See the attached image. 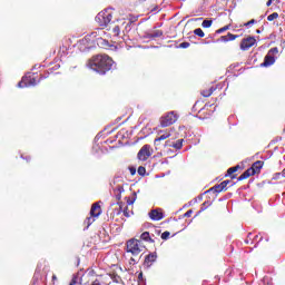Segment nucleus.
<instances>
[{
	"label": "nucleus",
	"instance_id": "de8ad7c7",
	"mask_svg": "<svg viewBox=\"0 0 285 285\" xmlns=\"http://www.w3.org/2000/svg\"><path fill=\"white\" fill-rule=\"evenodd\" d=\"M257 35H259V30H256Z\"/></svg>",
	"mask_w": 285,
	"mask_h": 285
},
{
	"label": "nucleus",
	"instance_id": "20e7f679",
	"mask_svg": "<svg viewBox=\"0 0 285 285\" xmlns=\"http://www.w3.org/2000/svg\"><path fill=\"white\" fill-rule=\"evenodd\" d=\"M146 246L140 239L131 238L127 242V253H131V255H139Z\"/></svg>",
	"mask_w": 285,
	"mask_h": 285
},
{
	"label": "nucleus",
	"instance_id": "393cba45",
	"mask_svg": "<svg viewBox=\"0 0 285 285\" xmlns=\"http://www.w3.org/2000/svg\"><path fill=\"white\" fill-rule=\"evenodd\" d=\"M226 30H230V24H227V26L216 30V35H222L223 32H226Z\"/></svg>",
	"mask_w": 285,
	"mask_h": 285
},
{
	"label": "nucleus",
	"instance_id": "6ab92c4d",
	"mask_svg": "<svg viewBox=\"0 0 285 285\" xmlns=\"http://www.w3.org/2000/svg\"><path fill=\"white\" fill-rule=\"evenodd\" d=\"M238 37L239 36L229 32L226 36H222L220 41H223L224 43H228V41H235V39H237Z\"/></svg>",
	"mask_w": 285,
	"mask_h": 285
},
{
	"label": "nucleus",
	"instance_id": "2eb2a0df",
	"mask_svg": "<svg viewBox=\"0 0 285 285\" xmlns=\"http://www.w3.org/2000/svg\"><path fill=\"white\" fill-rule=\"evenodd\" d=\"M159 137L155 138L154 140V145L156 146V150L157 147L159 146L160 141H166V139H168L170 137V131L165 130V131H159Z\"/></svg>",
	"mask_w": 285,
	"mask_h": 285
},
{
	"label": "nucleus",
	"instance_id": "58836bf2",
	"mask_svg": "<svg viewBox=\"0 0 285 285\" xmlns=\"http://www.w3.org/2000/svg\"><path fill=\"white\" fill-rule=\"evenodd\" d=\"M100 43H101V46H108V41L104 40V39H100Z\"/></svg>",
	"mask_w": 285,
	"mask_h": 285
},
{
	"label": "nucleus",
	"instance_id": "5701e85b",
	"mask_svg": "<svg viewBox=\"0 0 285 285\" xmlns=\"http://www.w3.org/2000/svg\"><path fill=\"white\" fill-rule=\"evenodd\" d=\"M194 35H196V37H200V38L206 37V33H204V30H202V28L195 29Z\"/></svg>",
	"mask_w": 285,
	"mask_h": 285
},
{
	"label": "nucleus",
	"instance_id": "79ce46f5",
	"mask_svg": "<svg viewBox=\"0 0 285 285\" xmlns=\"http://www.w3.org/2000/svg\"><path fill=\"white\" fill-rule=\"evenodd\" d=\"M271 3H273V0H268L267 3H266V6L269 7Z\"/></svg>",
	"mask_w": 285,
	"mask_h": 285
},
{
	"label": "nucleus",
	"instance_id": "dca6fc26",
	"mask_svg": "<svg viewBox=\"0 0 285 285\" xmlns=\"http://www.w3.org/2000/svg\"><path fill=\"white\" fill-rule=\"evenodd\" d=\"M165 146L169 148H175L176 150H181V148L184 147V139H178L176 142L166 140Z\"/></svg>",
	"mask_w": 285,
	"mask_h": 285
},
{
	"label": "nucleus",
	"instance_id": "49530a36",
	"mask_svg": "<svg viewBox=\"0 0 285 285\" xmlns=\"http://www.w3.org/2000/svg\"><path fill=\"white\" fill-rule=\"evenodd\" d=\"M250 235H253L252 233L248 234V237L250 238Z\"/></svg>",
	"mask_w": 285,
	"mask_h": 285
},
{
	"label": "nucleus",
	"instance_id": "ea45409f",
	"mask_svg": "<svg viewBox=\"0 0 285 285\" xmlns=\"http://www.w3.org/2000/svg\"><path fill=\"white\" fill-rule=\"evenodd\" d=\"M57 282V275H52V284H55Z\"/></svg>",
	"mask_w": 285,
	"mask_h": 285
},
{
	"label": "nucleus",
	"instance_id": "412c9836",
	"mask_svg": "<svg viewBox=\"0 0 285 285\" xmlns=\"http://www.w3.org/2000/svg\"><path fill=\"white\" fill-rule=\"evenodd\" d=\"M215 92V87H212L209 89H204L200 91V95L203 97H210V95H213Z\"/></svg>",
	"mask_w": 285,
	"mask_h": 285
},
{
	"label": "nucleus",
	"instance_id": "f704fd0d",
	"mask_svg": "<svg viewBox=\"0 0 285 285\" xmlns=\"http://www.w3.org/2000/svg\"><path fill=\"white\" fill-rule=\"evenodd\" d=\"M127 204L128 206H132V204H135V198H128Z\"/></svg>",
	"mask_w": 285,
	"mask_h": 285
},
{
	"label": "nucleus",
	"instance_id": "4468645a",
	"mask_svg": "<svg viewBox=\"0 0 285 285\" xmlns=\"http://www.w3.org/2000/svg\"><path fill=\"white\" fill-rule=\"evenodd\" d=\"M144 7L148 12H157L158 6H157V0H145Z\"/></svg>",
	"mask_w": 285,
	"mask_h": 285
},
{
	"label": "nucleus",
	"instance_id": "09e8293b",
	"mask_svg": "<svg viewBox=\"0 0 285 285\" xmlns=\"http://www.w3.org/2000/svg\"><path fill=\"white\" fill-rule=\"evenodd\" d=\"M199 21H202V18H198Z\"/></svg>",
	"mask_w": 285,
	"mask_h": 285
},
{
	"label": "nucleus",
	"instance_id": "c9c22d12",
	"mask_svg": "<svg viewBox=\"0 0 285 285\" xmlns=\"http://www.w3.org/2000/svg\"><path fill=\"white\" fill-rule=\"evenodd\" d=\"M138 282H144V272L138 274Z\"/></svg>",
	"mask_w": 285,
	"mask_h": 285
},
{
	"label": "nucleus",
	"instance_id": "8fccbe9b",
	"mask_svg": "<svg viewBox=\"0 0 285 285\" xmlns=\"http://www.w3.org/2000/svg\"><path fill=\"white\" fill-rule=\"evenodd\" d=\"M245 242H246V244H248L249 240H245Z\"/></svg>",
	"mask_w": 285,
	"mask_h": 285
},
{
	"label": "nucleus",
	"instance_id": "c85d7f7f",
	"mask_svg": "<svg viewBox=\"0 0 285 285\" xmlns=\"http://www.w3.org/2000/svg\"><path fill=\"white\" fill-rule=\"evenodd\" d=\"M78 282H79V276H73L69 285H77Z\"/></svg>",
	"mask_w": 285,
	"mask_h": 285
},
{
	"label": "nucleus",
	"instance_id": "b1692460",
	"mask_svg": "<svg viewBox=\"0 0 285 285\" xmlns=\"http://www.w3.org/2000/svg\"><path fill=\"white\" fill-rule=\"evenodd\" d=\"M275 19H279V13L273 12L267 17V21H275Z\"/></svg>",
	"mask_w": 285,
	"mask_h": 285
},
{
	"label": "nucleus",
	"instance_id": "bb28decb",
	"mask_svg": "<svg viewBox=\"0 0 285 285\" xmlns=\"http://www.w3.org/2000/svg\"><path fill=\"white\" fill-rule=\"evenodd\" d=\"M202 26L203 28H210V26H213V20H204Z\"/></svg>",
	"mask_w": 285,
	"mask_h": 285
},
{
	"label": "nucleus",
	"instance_id": "e433bc0d",
	"mask_svg": "<svg viewBox=\"0 0 285 285\" xmlns=\"http://www.w3.org/2000/svg\"><path fill=\"white\" fill-rule=\"evenodd\" d=\"M193 215V209H189L185 213L184 217H190Z\"/></svg>",
	"mask_w": 285,
	"mask_h": 285
},
{
	"label": "nucleus",
	"instance_id": "f03ea898",
	"mask_svg": "<svg viewBox=\"0 0 285 285\" xmlns=\"http://www.w3.org/2000/svg\"><path fill=\"white\" fill-rule=\"evenodd\" d=\"M262 168H264V161L257 160L252 167L246 169L238 178L237 181H244V179H248V177H253L255 175H259L262 173Z\"/></svg>",
	"mask_w": 285,
	"mask_h": 285
},
{
	"label": "nucleus",
	"instance_id": "f3484780",
	"mask_svg": "<svg viewBox=\"0 0 285 285\" xmlns=\"http://www.w3.org/2000/svg\"><path fill=\"white\" fill-rule=\"evenodd\" d=\"M242 166L236 165L234 167H230L227 169V174L225 175V177H230V179H237V175H235V173H237V170H240Z\"/></svg>",
	"mask_w": 285,
	"mask_h": 285
},
{
	"label": "nucleus",
	"instance_id": "423d86ee",
	"mask_svg": "<svg viewBox=\"0 0 285 285\" xmlns=\"http://www.w3.org/2000/svg\"><path fill=\"white\" fill-rule=\"evenodd\" d=\"M96 21L101 28H106L112 21V11L105 10L96 16Z\"/></svg>",
	"mask_w": 285,
	"mask_h": 285
},
{
	"label": "nucleus",
	"instance_id": "4be33fe9",
	"mask_svg": "<svg viewBox=\"0 0 285 285\" xmlns=\"http://www.w3.org/2000/svg\"><path fill=\"white\" fill-rule=\"evenodd\" d=\"M163 36H164V31L156 30V31H154L153 33L149 35V39H157V38L163 37Z\"/></svg>",
	"mask_w": 285,
	"mask_h": 285
},
{
	"label": "nucleus",
	"instance_id": "f257e3e1",
	"mask_svg": "<svg viewBox=\"0 0 285 285\" xmlns=\"http://www.w3.org/2000/svg\"><path fill=\"white\" fill-rule=\"evenodd\" d=\"M115 60L110 58V56L104 55H95L88 60V68L94 70V72H98V75H106V72H110L112 70V66Z\"/></svg>",
	"mask_w": 285,
	"mask_h": 285
},
{
	"label": "nucleus",
	"instance_id": "a19ab883",
	"mask_svg": "<svg viewBox=\"0 0 285 285\" xmlns=\"http://www.w3.org/2000/svg\"><path fill=\"white\" fill-rule=\"evenodd\" d=\"M23 159H26V161H30L32 158L30 156H26Z\"/></svg>",
	"mask_w": 285,
	"mask_h": 285
},
{
	"label": "nucleus",
	"instance_id": "2f4dec72",
	"mask_svg": "<svg viewBox=\"0 0 285 285\" xmlns=\"http://www.w3.org/2000/svg\"><path fill=\"white\" fill-rule=\"evenodd\" d=\"M170 237V232H164L161 234V239H168Z\"/></svg>",
	"mask_w": 285,
	"mask_h": 285
},
{
	"label": "nucleus",
	"instance_id": "a18cd8bd",
	"mask_svg": "<svg viewBox=\"0 0 285 285\" xmlns=\"http://www.w3.org/2000/svg\"><path fill=\"white\" fill-rule=\"evenodd\" d=\"M42 79H43V77H40V79L38 80V82L41 81Z\"/></svg>",
	"mask_w": 285,
	"mask_h": 285
},
{
	"label": "nucleus",
	"instance_id": "72a5a7b5",
	"mask_svg": "<svg viewBox=\"0 0 285 285\" xmlns=\"http://www.w3.org/2000/svg\"><path fill=\"white\" fill-rule=\"evenodd\" d=\"M129 173H130V175H132V176L137 175V168H135V167H129Z\"/></svg>",
	"mask_w": 285,
	"mask_h": 285
},
{
	"label": "nucleus",
	"instance_id": "7ed1b4c3",
	"mask_svg": "<svg viewBox=\"0 0 285 285\" xmlns=\"http://www.w3.org/2000/svg\"><path fill=\"white\" fill-rule=\"evenodd\" d=\"M89 215L90 216L87 217L83 222V224L86 225V229L90 228V226L95 224L97 217L101 215V205H99V203L92 204Z\"/></svg>",
	"mask_w": 285,
	"mask_h": 285
},
{
	"label": "nucleus",
	"instance_id": "4c0bfd02",
	"mask_svg": "<svg viewBox=\"0 0 285 285\" xmlns=\"http://www.w3.org/2000/svg\"><path fill=\"white\" fill-rule=\"evenodd\" d=\"M124 216H125V217H130V213H128V207H126V208L124 209Z\"/></svg>",
	"mask_w": 285,
	"mask_h": 285
},
{
	"label": "nucleus",
	"instance_id": "a878e982",
	"mask_svg": "<svg viewBox=\"0 0 285 285\" xmlns=\"http://www.w3.org/2000/svg\"><path fill=\"white\" fill-rule=\"evenodd\" d=\"M282 177H284L282 171L281 173H275L272 177V181H278V179H282Z\"/></svg>",
	"mask_w": 285,
	"mask_h": 285
},
{
	"label": "nucleus",
	"instance_id": "ddd939ff",
	"mask_svg": "<svg viewBox=\"0 0 285 285\" xmlns=\"http://www.w3.org/2000/svg\"><path fill=\"white\" fill-rule=\"evenodd\" d=\"M149 217L153 222H161L164 219V213L161 209H153L149 212Z\"/></svg>",
	"mask_w": 285,
	"mask_h": 285
},
{
	"label": "nucleus",
	"instance_id": "9b49d317",
	"mask_svg": "<svg viewBox=\"0 0 285 285\" xmlns=\"http://www.w3.org/2000/svg\"><path fill=\"white\" fill-rule=\"evenodd\" d=\"M228 184H230V180H224L218 185H215L214 187L208 189V193H226L228 190Z\"/></svg>",
	"mask_w": 285,
	"mask_h": 285
},
{
	"label": "nucleus",
	"instance_id": "a211bd4d",
	"mask_svg": "<svg viewBox=\"0 0 285 285\" xmlns=\"http://www.w3.org/2000/svg\"><path fill=\"white\" fill-rule=\"evenodd\" d=\"M157 262V253H151L145 257V265L153 266Z\"/></svg>",
	"mask_w": 285,
	"mask_h": 285
},
{
	"label": "nucleus",
	"instance_id": "f8f14e48",
	"mask_svg": "<svg viewBox=\"0 0 285 285\" xmlns=\"http://www.w3.org/2000/svg\"><path fill=\"white\" fill-rule=\"evenodd\" d=\"M257 43V40L255 37H247L242 40L240 42V50H250Z\"/></svg>",
	"mask_w": 285,
	"mask_h": 285
},
{
	"label": "nucleus",
	"instance_id": "7c9ffc66",
	"mask_svg": "<svg viewBox=\"0 0 285 285\" xmlns=\"http://www.w3.org/2000/svg\"><path fill=\"white\" fill-rule=\"evenodd\" d=\"M178 48H183V49H186V48H190V42H181Z\"/></svg>",
	"mask_w": 285,
	"mask_h": 285
},
{
	"label": "nucleus",
	"instance_id": "39448f33",
	"mask_svg": "<svg viewBox=\"0 0 285 285\" xmlns=\"http://www.w3.org/2000/svg\"><path fill=\"white\" fill-rule=\"evenodd\" d=\"M179 119V116H177V112L175 111H168L163 117H160V128H168V126H173Z\"/></svg>",
	"mask_w": 285,
	"mask_h": 285
},
{
	"label": "nucleus",
	"instance_id": "9d476101",
	"mask_svg": "<svg viewBox=\"0 0 285 285\" xmlns=\"http://www.w3.org/2000/svg\"><path fill=\"white\" fill-rule=\"evenodd\" d=\"M153 155L150 150V145H144L138 151L137 158L139 161H147V159Z\"/></svg>",
	"mask_w": 285,
	"mask_h": 285
},
{
	"label": "nucleus",
	"instance_id": "6e6552de",
	"mask_svg": "<svg viewBox=\"0 0 285 285\" xmlns=\"http://www.w3.org/2000/svg\"><path fill=\"white\" fill-rule=\"evenodd\" d=\"M130 23H126V20H117L116 22H112L109 27V30H111L114 37H119L121 35V30L124 32V28H128Z\"/></svg>",
	"mask_w": 285,
	"mask_h": 285
},
{
	"label": "nucleus",
	"instance_id": "aec40b11",
	"mask_svg": "<svg viewBox=\"0 0 285 285\" xmlns=\"http://www.w3.org/2000/svg\"><path fill=\"white\" fill-rule=\"evenodd\" d=\"M140 239L142 242H148L149 244H155V239H153V237L150 236V233L149 232H144L141 235H140Z\"/></svg>",
	"mask_w": 285,
	"mask_h": 285
},
{
	"label": "nucleus",
	"instance_id": "37998d69",
	"mask_svg": "<svg viewBox=\"0 0 285 285\" xmlns=\"http://www.w3.org/2000/svg\"><path fill=\"white\" fill-rule=\"evenodd\" d=\"M283 178H285V168L282 170Z\"/></svg>",
	"mask_w": 285,
	"mask_h": 285
},
{
	"label": "nucleus",
	"instance_id": "cd10ccee",
	"mask_svg": "<svg viewBox=\"0 0 285 285\" xmlns=\"http://www.w3.org/2000/svg\"><path fill=\"white\" fill-rule=\"evenodd\" d=\"M137 173H138V175L144 177V175H146V167H144V166L138 167Z\"/></svg>",
	"mask_w": 285,
	"mask_h": 285
},
{
	"label": "nucleus",
	"instance_id": "1a4fd4ad",
	"mask_svg": "<svg viewBox=\"0 0 285 285\" xmlns=\"http://www.w3.org/2000/svg\"><path fill=\"white\" fill-rule=\"evenodd\" d=\"M37 85V78L35 75L29 73L22 77L21 81L18 83V88H30V86Z\"/></svg>",
	"mask_w": 285,
	"mask_h": 285
},
{
	"label": "nucleus",
	"instance_id": "0eeeda50",
	"mask_svg": "<svg viewBox=\"0 0 285 285\" xmlns=\"http://www.w3.org/2000/svg\"><path fill=\"white\" fill-rule=\"evenodd\" d=\"M279 53V49L277 47H274L268 50L267 55L264 58V62L261 63L262 68H268L275 63V55Z\"/></svg>",
	"mask_w": 285,
	"mask_h": 285
},
{
	"label": "nucleus",
	"instance_id": "c03bdc74",
	"mask_svg": "<svg viewBox=\"0 0 285 285\" xmlns=\"http://www.w3.org/2000/svg\"><path fill=\"white\" fill-rule=\"evenodd\" d=\"M156 233H157V235H160V234H161V232H160V230H156Z\"/></svg>",
	"mask_w": 285,
	"mask_h": 285
},
{
	"label": "nucleus",
	"instance_id": "c756f323",
	"mask_svg": "<svg viewBox=\"0 0 285 285\" xmlns=\"http://www.w3.org/2000/svg\"><path fill=\"white\" fill-rule=\"evenodd\" d=\"M254 23H257V20L252 19L248 22H245L243 26H245L246 28H248V26H253Z\"/></svg>",
	"mask_w": 285,
	"mask_h": 285
},
{
	"label": "nucleus",
	"instance_id": "473e14b6",
	"mask_svg": "<svg viewBox=\"0 0 285 285\" xmlns=\"http://www.w3.org/2000/svg\"><path fill=\"white\" fill-rule=\"evenodd\" d=\"M208 206H210V202H205L202 207L200 210H206V208H208Z\"/></svg>",
	"mask_w": 285,
	"mask_h": 285
}]
</instances>
